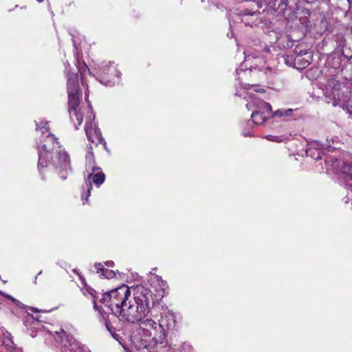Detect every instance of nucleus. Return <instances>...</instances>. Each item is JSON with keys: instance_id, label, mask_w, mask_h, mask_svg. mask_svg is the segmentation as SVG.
<instances>
[{"instance_id": "obj_15", "label": "nucleus", "mask_w": 352, "mask_h": 352, "mask_svg": "<svg viewBox=\"0 0 352 352\" xmlns=\"http://www.w3.org/2000/svg\"><path fill=\"white\" fill-rule=\"evenodd\" d=\"M265 4L274 10H283L285 8L283 6L285 4V0H261Z\"/></svg>"}, {"instance_id": "obj_29", "label": "nucleus", "mask_w": 352, "mask_h": 352, "mask_svg": "<svg viewBox=\"0 0 352 352\" xmlns=\"http://www.w3.org/2000/svg\"><path fill=\"white\" fill-rule=\"evenodd\" d=\"M105 265H106L107 266H108V267H112V266H113L114 263H113V261H107V262L105 263Z\"/></svg>"}, {"instance_id": "obj_10", "label": "nucleus", "mask_w": 352, "mask_h": 352, "mask_svg": "<svg viewBox=\"0 0 352 352\" xmlns=\"http://www.w3.org/2000/svg\"><path fill=\"white\" fill-rule=\"evenodd\" d=\"M151 338L155 344H163L166 340L165 329L157 323L156 327L151 331Z\"/></svg>"}, {"instance_id": "obj_20", "label": "nucleus", "mask_w": 352, "mask_h": 352, "mask_svg": "<svg viewBox=\"0 0 352 352\" xmlns=\"http://www.w3.org/2000/svg\"><path fill=\"white\" fill-rule=\"evenodd\" d=\"M101 272L100 276L106 278H112L116 276V273L113 270H107L104 268H98V273Z\"/></svg>"}, {"instance_id": "obj_26", "label": "nucleus", "mask_w": 352, "mask_h": 352, "mask_svg": "<svg viewBox=\"0 0 352 352\" xmlns=\"http://www.w3.org/2000/svg\"><path fill=\"white\" fill-rule=\"evenodd\" d=\"M0 294H1L3 296H4L5 298H8V299H9V300H12V302H19L18 300H16L15 298H14L12 296H10V295H9V294H4V293L1 292H0Z\"/></svg>"}, {"instance_id": "obj_30", "label": "nucleus", "mask_w": 352, "mask_h": 352, "mask_svg": "<svg viewBox=\"0 0 352 352\" xmlns=\"http://www.w3.org/2000/svg\"><path fill=\"white\" fill-rule=\"evenodd\" d=\"M95 268L98 270V268H104L102 263H96L94 265Z\"/></svg>"}, {"instance_id": "obj_35", "label": "nucleus", "mask_w": 352, "mask_h": 352, "mask_svg": "<svg viewBox=\"0 0 352 352\" xmlns=\"http://www.w3.org/2000/svg\"><path fill=\"white\" fill-rule=\"evenodd\" d=\"M99 169V168H94V167H92V170L93 172H94L96 170H98Z\"/></svg>"}, {"instance_id": "obj_37", "label": "nucleus", "mask_w": 352, "mask_h": 352, "mask_svg": "<svg viewBox=\"0 0 352 352\" xmlns=\"http://www.w3.org/2000/svg\"><path fill=\"white\" fill-rule=\"evenodd\" d=\"M251 105V102L246 104L247 107H249Z\"/></svg>"}, {"instance_id": "obj_9", "label": "nucleus", "mask_w": 352, "mask_h": 352, "mask_svg": "<svg viewBox=\"0 0 352 352\" xmlns=\"http://www.w3.org/2000/svg\"><path fill=\"white\" fill-rule=\"evenodd\" d=\"M323 145L320 144L317 141L309 142L307 143V147L305 150L306 155L310 156L311 158L316 160L322 159Z\"/></svg>"}, {"instance_id": "obj_24", "label": "nucleus", "mask_w": 352, "mask_h": 352, "mask_svg": "<svg viewBox=\"0 0 352 352\" xmlns=\"http://www.w3.org/2000/svg\"><path fill=\"white\" fill-rule=\"evenodd\" d=\"M251 71V68L248 69L246 65L242 64L239 68L236 69V72L237 75H240V74L243 72L245 76H248L250 74Z\"/></svg>"}, {"instance_id": "obj_7", "label": "nucleus", "mask_w": 352, "mask_h": 352, "mask_svg": "<svg viewBox=\"0 0 352 352\" xmlns=\"http://www.w3.org/2000/svg\"><path fill=\"white\" fill-rule=\"evenodd\" d=\"M139 324V334L142 335L144 338L142 340L146 342L148 338H151V331L156 327L157 322L151 318H147L146 320H142Z\"/></svg>"}, {"instance_id": "obj_14", "label": "nucleus", "mask_w": 352, "mask_h": 352, "mask_svg": "<svg viewBox=\"0 0 352 352\" xmlns=\"http://www.w3.org/2000/svg\"><path fill=\"white\" fill-rule=\"evenodd\" d=\"M251 118L254 124H261L269 118V116L264 114V111H261L260 110H255L252 113Z\"/></svg>"}, {"instance_id": "obj_4", "label": "nucleus", "mask_w": 352, "mask_h": 352, "mask_svg": "<svg viewBox=\"0 0 352 352\" xmlns=\"http://www.w3.org/2000/svg\"><path fill=\"white\" fill-rule=\"evenodd\" d=\"M328 168L336 170L340 173L346 188L352 191V164L338 161L337 158L327 157L324 160Z\"/></svg>"}, {"instance_id": "obj_1", "label": "nucleus", "mask_w": 352, "mask_h": 352, "mask_svg": "<svg viewBox=\"0 0 352 352\" xmlns=\"http://www.w3.org/2000/svg\"><path fill=\"white\" fill-rule=\"evenodd\" d=\"M89 294L94 297V307L98 311L107 329L113 338L118 336L116 329L109 322V316L103 312L96 304V299L110 309L115 316H120V320L130 323L141 321L149 313L153 305L151 292L143 286L137 288L134 296H131V290L126 285L107 292L98 298L96 292L91 289Z\"/></svg>"}, {"instance_id": "obj_41", "label": "nucleus", "mask_w": 352, "mask_h": 352, "mask_svg": "<svg viewBox=\"0 0 352 352\" xmlns=\"http://www.w3.org/2000/svg\"><path fill=\"white\" fill-rule=\"evenodd\" d=\"M61 177L65 179L66 178V176H61Z\"/></svg>"}, {"instance_id": "obj_12", "label": "nucleus", "mask_w": 352, "mask_h": 352, "mask_svg": "<svg viewBox=\"0 0 352 352\" xmlns=\"http://www.w3.org/2000/svg\"><path fill=\"white\" fill-rule=\"evenodd\" d=\"M175 316L170 314H165L161 316L159 324L165 329H172L175 327Z\"/></svg>"}, {"instance_id": "obj_42", "label": "nucleus", "mask_w": 352, "mask_h": 352, "mask_svg": "<svg viewBox=\"0 0 352 352\" xmlns=\"http://www.w3.org/2000/svg\"><path fill=\"white\" fill-rule=\"evenodd\" d=\"M42 273V272H39V273L38 274V275H40Z\"/></svg>"}, {"instance_id": "obj_40", "label": "nucleus", "mask_w": 352, "mask_h": 352, "mask_svg": "<svg viewBox=\"0 0 352 352\" xmlns=\"http://www.w3.org/2000/svg\"><path fill=\"white\" fill-rule=\"evenodd\" d=\"M32 310L35 311H38L37 309H35V308H32Z\"/></svg>"}, {"instance_id": "obj_11", "label": "nucleus", "mask_w": 352, "mask_h": 352, "mask_svg": "<svg viewBox=\"0 0 352 352\" xmlns=\"http://www.w3.org/2000/svg\"><path fill=\"white\" fill-rule=\"evenodd\" d=\"M56 333L57 334L56 340L62 343L65 348L69 349L73 344L72 339L75 338L72 336L67 334L63 329H60V332L56 331Z\"/></svg>"}, {"instance_id": "obj_36", "label": "nucleus", "mask_w": 352, "mask_h": 352, "mask_svg": "<svg viewBox=\"0 0 352 352\" xmlns=\"http://www.w3.org/2000/svg\"><path fill=\"white\" fill-rule=\"evenodd\" d=\"M256 91H264V89H255Z\"/></svg>"}, {"instance_id": "obj_19", "label": "nucleus", "mask_w": 352, "mask_h": 352, "mask_svg": "<svg viewBox=\"0 0 352 352\" xmlns=\"http://www.w3.org/2000/svg\"><path fill=\"white\" fill-rule=\"evenodd\" d=\"M340 86L341 83L340 82V80L338 76H336L328 80L326 88H339Z\"/></svg>"}, {"instance_id": "obj_16", "label": "nucleus", "mask_w": 352, "mask_h": 352, "mask_svg": "<svg viewBox=\"0 0 352 352\" xmlns=\"http://www.w3.org/2000/svg\"><path fill=\"white\" fill-rule=\"evenodd\" d=\"M72 341L73 344H72V347L69 349L71 352H89L85 345L82 344L76 339H72Z\"/></svg>"}, {"instance_id": "obj_22", "label": "nucleus", "mask_w": 352, "mask_h": 352, "mask_svg": "<svg viewBox=\"0 0 352 352\" xmlns=\"http://www.w3.org/2000/svg\"><path fill=\"white\" fill-rule=\"evenodd\" d=\"M93 148L91 146L88 147V152L86 155V160L90 166H92L94 163V155L92 151Z\"/></svg>"}, {"instance_id": "obj_17", "label": "nucleus", "mask_w": 352, "mask_h": 352, "mask_svg": "<svg viewBox=\"0 0 352 352\" xmlns=\"http://www.w3.org/2000/svg\"><path fill=\"white\" fill-rule=\"evenodd\" d=\"M67 86L68 88H75L78 87V76L73 72H67Z\"/></svg>"}, {"instance_id": "obj_6", "label": "nucleus", "mask_w": 352, "mask_h": 352, "mask_svg": "<svg viewBox=\"0 0 352 352\" xmlns=\"http://www.w3.org/2000/svg\"><path fill=\"white\" fill-rule=\"evenodd\" d=\"M95 118V116L93 114L91 110L90 115L86 118V123L85 125V131L87 139L95 144L96 146L99 144H102L104 148H106V142L102 137V133L98 127L95 126L93 121Z\"/></svg>"}, {"instance_id": "obj_3", "label": "nucleus", "mask_w": 352, "mask_h": 352, "mask_svg": "<svg viewBox=\"0 0 352 352\" xmlns=\"http://www.w3.org/2000/svg\"><path fill=\"white\" fill-rule=\"evenodd\" d=\"M325 98L327 100L326 102L330 103L333 102V106H340L344 110L352 116V102L349 100L351 91L346 89V91H342L343 89H322Z\"/></svg>"}, {"instance_id": "obj_8", "label": "nucleus", "mask_w": 352, "mask_h": 352, "mask_svg": "<svg viewBox=\"0 0 352 352\" xmlns=\"http://www.w3.org/2000/svg\"><path fill=\"white\" fill-rule=\"evenodd\" d=\"M105 179V175L103 173L99 172L96 174L91 173L88 175L87 181L85 184L87 187V192L86 194L85 197L82 195V199L87 201L88 197L90 195L91 190L92 189V182H94L96 185L100 186L101 185Z\"/></svg>"}, {"instance_id": "obj_31", "label": "nucleus", "mask_w": 352, "mask_h": 352, "mask_svg": "<svg viewBox=\"0 0 352 352\" xmlns=\"http://www.w3.org/2000/svg\"><path fill=\"white\" fill-rule=\"evenodd\" d=\"M264 72H265V74H267L268 72H272V69L270 67H265L264 69Z\"/></svg>"}, {"instance_id": "obj_18", "label": "nucleus", "mask_w": 352, "mask_h": 352, "mask_svg": "<svg viewBox=\"0 0 352 352\" xmlns=\"http://www.w3.org/2000/svg\"><path fill=\"white\" fill-rule=\"evenodd\" d=\"M294 109H278L274 112L272 114V117H283V116H290L294 112Z\"/></svg>"}, {"instance_id": "obj_28", "label": "nucleus", "mask_w": 352, "mask_h": 352, "mask_svg": "<svg viewBox=\"0 0 352 352\" xmlns=\"http://www.w3.org/2000/svg\"><path fill=\"white\" fill-rule=\"evenodd\" d=\"M88 69L87 66L85 65V63H82V67H80V65H78V70L79 72L81 73V75H82V73L85 72V70H87Z\"/></svg>"}, {"instance_id": "obj_33", "label": "nucleus", "mask_w": 352, "mask_h": 352, "mask_svg": "<svg viewBox=\"0 0 352 352\" xmlns=\"http://www.w3.org/2000/svg\"><path fill=\"white\" fill-rule=\"evenodd\" d=\"M308 3H312L316 2L317 0H305Z\"/></svg>"}, {"instance_id": "obj_13", "label": "nucleus", "mask_w": 352, "mask_h": 352, "mask_svg": "<svg viewBox=\"0 0 352 352\" xmlns=\"http://www.w3.org/2000/svg\"><path fill=\"white\" fill-rule=\"evenodd\" d=\"M252 105L255 106L256 110L264 111V114H269L272 111V107L270 103H267L263 100L254 98L252 102Z\"/></svg>"}, {"instance_id": "obj_39", "label": "nucleus", "mask_w": 352, "mask_h": 352, "mask_svg": "<svg viewBox=\"0 0 352 352\" xmlns=\"http://www.w3.org/2000/svg\"><path fill=\"white\" fill-rule=\"evenodd\" d=\"M36 1H37L38 2H39V3H41V2H43L44 0H36Z\"/></svg>"}, {"instance_id": "obj_21", "label": "nucleus", "mask_w": 352, "mask_h": 352, "mask_svg": "<svg viewBox=\"0 0 352 352\" xmlns=\"http://www.w3.org/2000/svg\"><path fill=\"white\" fill-rule=\"evenodd\" d=\"M156 345V352H174L173 349L167 344H157Z\"/></svg>"}, {"instance_id": "obj_38", "label": "nucleus", "mask_w": 352, "mask_h": 352, "mask_svg": "<svg viewBox=\"0 0 352 352\" xmlns=\"http://www.w3.org/2000/svg\"><path fill=\"white\" fill-rule=\"evenodd\" d=\"M104 86H111V85H110V84H105V83L104 84Z\"/></svg>"}, {"instance_id": "obj_23", "label": "nucleus", "mask_w": 352, "mask_h": 352, "mask_svg": "<svg viewBox=\"0 0 352 352\" xmlns=\"http://www.w3.org/2000/svg\"><path fill=\"white\" fill-rule=\"evenodd\" d=\"M50 129L47 122H41L39 124L36 123V130H39L43 134Z\"/></svg>"}, {"instance_id": "obj_32", "label": "nucleus", "mask_w": 352, "mask_h": 352, "mask_svg": "<svg viewBox=\"0 0 352 352\" xmlns=\"http://www.w3.org/2000/svg\"><path fill=\"white\" fill-rule=\"evenodd\" d=\"M34 318L32 315H29L26 318V320H25V322L27 323L29 320H34Z\"/></svg>"}, {"instance_id": "obj_2", "label": "nucleus", "mask_w": 352, "mask_h": 352, "mask_svg": "<svg viewBox=\"0 0 352 352\" xmlns=\"http://www.w3.org/2000/svg\"><path fill=\"white\" fill-rule=\"evenodd\" d=\"M38 169H41L52 165L55 169L67 171L70 168V161L67 153L61 149L58 142L52 133H49L44 144L38 147Z\"/></svg>"}, {"instance_id": "obj_25", "label": "nucleus", "mask_w": 352, "mask_h": 352, "mask_svg": "<svg viewBox=\"0 0 352 352\" xmlns=\"http://www.w3.org/2000/svg\"><path fill=\"white\" fill-rule=\"evenodd\" d=\"M267 140L276 142H281L283 141V136H275V135H268L267 137Z\"/></svg>"}, {"instance_id": "obj_34", "label": "nucleus", "mask_w": 352, "mask_h": 352, "mask_svg": "<svg viewBox=\"0 0 352 352\" xmlns=\"http://www.w3.org/2000/svg\"><path fill=\"white\" fill-rule=\"evenodd\" d=\"M81 82H82V86H88L87 84H85V82H84L82 79L81 80Z\"/></svg>"}, {"instance_id": "obj_5", "label": "nucleus", "mask_w": 352, "mask_h": 352, "mask_svg": "<svg viewBox=\"0 0 352 352\" xmlns=\"http://www.w3.org/2000/svg\"><path fill=\"white\" fill-rule=\"evenodd\" d=\"M82 100L80 89H70L68 91V111L72 122H77L76 129L82 124V116L78 110V105Z\"/></svg>"}, {"instance_id": "obj_27", "label": "nucleus", "mask_w": 352, "mask_h": 352, "mask_svg": "<svg viewBox=\"0 0 352 352\" xmlns=\"http://www.w3.org/2000/svg\"><path fill=\"white\" fill-rule=\"evenodd\" d=\"M255 14H257V12H251L250 10L248 9H245L244 11H243V15L244 16H254Z\"/></svg>"}]
</instances>
